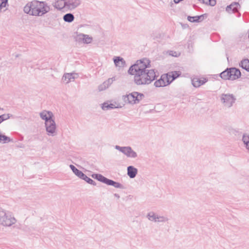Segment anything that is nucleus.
Segmentation results:
<instances>
[{"mask_svg":"<svg viewBox=\"0 0 249 249\" xmlns=\"http://www.w3.org/2000/svg\"><path fill=\"white\" fill-rule=\"evenodd\" d=\"M150 61L147 58L137 60L128 70V73L134 75L135 83L138 85H146L155 80L156 75L154 69H149Z\"/></svg>","mask_w":249,"mask_h":249,"instance_id":"nucleus-1","label":"nucleus"},{"mask_svg":"<svg viewBox=\"0 0 249 249\" xmlns=\"http://www.w3.org/2000/svg\"><path fill=\"white\" fill-rule=\"evenodd\" d=\"M51 10V6L44 1L33 0L23 8L25 13L36 17H42Z\"/></svg>","mask_w":249,"mask_h":249,"instance_id":"nucleus-2","label":"nucleus"},{"mask_svg":"<svg viewBox=\"0 0 249 249\" xmlns=\"http://www.w3.org/2000/svg\"><path fill=\"white\" fill-rule=\"evenodd\" d=\"M17 221V219L11 212L0 209V225L4 227H11L16 224Z\"/></svg>","mask_w":249,"mask_h":249,"instance_id":"nucleus-3","label":"nucleus"},{"mask_svg":"<svg viewBox=\"0 0 249 249\" xmlns=\"http://www.w3.org/2000/svg\"><path fill=\"white\" fill-rule=\"evenodd\" d=\"M144 95L138 92H133L128 94L123 95L122 99L126 104L134 105L138 104L143 98Z\"/></svg>","mask_w":249,"mask_h":249,"instance_id":"nucleus-4","label":"nucleus"},{"mask_svg":"<svg viewBox=\"0 0 249 249\" xmlns=\"http://www.w3.org/2000/svg\"><path fill=\"white\" fill-rule=\"evenodd\" d=\"M219 98L221 103L226 108L231 107L236 100L235 97L230 93H222L220 95Z\"/></svg>","mask_w":249,"mask_h":249,"instance_id":"nucleus-5","label":"nucleus"},{"mask_svg":"<svg viewBox=\"0 0 249 249\" xmlns=\"http://www.w3.org/2000/svg\"><path fill=\"white\" fill-rule=\"evenodd\" d=\"M96 179L108 185L114 187L116 188L124 189V186L121 183L109 179L101 174H94L92 175Z\"/></svg>","mask_w":249,"mask_h":249,"instance_id":"nucleus-6","label":"nucleus"},{"mask_svg":"<svg viewBox=\"0 0 249 249\" xmlns=\"http://www.w3.org/2000/svg\"><path fill=\"white\" fill-rule=\"evenodd\" d=\"M146 218L149 221L154 223H166L169 220L167 216L159 215L153 211L148 212Z\"/></svg>","mask_w":249,"mask_h":249,"instance_id":"nucleus-7","label":"nucleus"},{"mask_svg":"<svg viewBox=\"0 0 249 249\" xmlns=\"http://www.w3.org/2000/svg\"><path fill=\"white\" fill-rule=\"evenodd\" d=\"M115 148L123 153L127 158L136 159L138 156L137 152L134 151L130 146L121 147L119 145H116Z\"/></svg>","mask_w":249,"mask_h":249,"instance_id":"nucleus-8","label":"nucleus"},{"mask_svg":"<svg viewBox=\"0 0 249 249\" xmlns=\"http://www.w3.org/2000/svg\"><path fill=\"white\" fill-rule=\"evenodd\" d=\"M45 127L48 136L54 137L57 135L56 125L53 119L45 123Z\"/></svg>","mask_w":249,"mask_h":249,"instance_id":"nucleus-9","label":"nucleus"},{"mask_svg":"<svg viewBox=\"0 0 249 249\" xmlns=\"http://www.w3.org/2000/svg\"><path fill=\"white\" fill-rule=\"evenodd\" d=\"M70 168L71 169L72 172L76 175L77 177L80 178L84 180L87 183L92 184L93 185L95 186L96 185V182L90 178L88 177L85 174H84L82 171L77 169L74 165H70Z\"/></svg>","mask_w":249,"mask_h":249,"instance_id":"nucleus-10","label":"nucleus"},{"mask_svg":"<svg viewBox=\"0 0 249 249\" xmlns=\"http://www.w3.org/2000/svg\"><path fill=\"white\" fill-rule=\"evenodd\" d=\"M75 40L79 43L90 44L93 41V38L87 34L80 33H76L75 36Z\"/></svg>","mask_w":249,"mask_h":249,"instance_id":"nucleus-11","label":"nucleus"},{"mask_svg":"<svg viewBox=\"0 0 249 249\" xmlns=\"http://www.w3.org/2000/svg\"><path fill=\"white\" fill-rule=\"evenodd\" d=\"M170 81L168 78V76L166 75H162L160 78L156 81L154 83V85L157 88L164 87L170 84Z\"/></svg>","mask_w":249,"mask_h":249,"instance_id":"nucleus-12","label":"nucleus"},{"mask_svg":"<svg viewBox=\"0 0 249 249\" xmlns=\"http://www.w3.org/2000/svg\"><path fill=\"white\" fill-rule=\"evenodd\" d=\"M78 77V73L75 72L65 73L62 78V80L64 83L67 84L71 82L74 81Z\"/></svg>","mask_w":249,"mask_h":249,"instance_id":"nucleus-13","label":"nucleus"},{"mask_svg":"<svg viewBox=\"0 0 249 249\" xmlns=\"http://www.w3.org/2000/svg\"><path fill=\"white\" fill-rule=\"evenodd\" d=\"M81 0H66L67 10L72 11L80 5Z\"/></svg>","mask_w":249,"mask_h":249,"instance_id":"nucleus-14","label":"nucleus"},{"mask_svg":"<svg viewBox=\"0 0 249 249\" xmlns=\"http://www.w3.org/2000/svg\"><path fill=\"white\" fill-rule=\"evenodd\" d=\"M40 117L45 121V123L53 119V113L50 111L44 110L39 113Z\"/></svg>","mask_w":249,"mask_h":249,"instance_id":"nucleus-15","label":"nucleus"},{"mask_svg":"<svg viewBox=\"0 0 249 249\" xmlns=\"http://www.w3.org/2000/svg\"><path fill=\"white\" fill-rule=\"evenodd\" d=\"M122 107L116 102L113 103L107 102L102 105V108L104 110H108L114 108H121Z\"/></svg>","mask_w":249,"mask_h":249,"instance_id":"nucleus-16","label":"nucleus"},{"mask_svg":"<svg viewBox=\"0 0 249 249\" xmlns=\"http://www.w3.org/2000/svg\"><path fill=\"white\" fill-rule=\"evenodd\" d=\"M115 80V77L108 78L107 80L104 82L102 84L100 85L98 87V89L100 91H103L107 89Z\"/></svg>","mask_w":249,"mask_h":249,"instance_id":"nucleus-17","label":"nucleus"},{"mask_svg":"<svg viewBox=\"0 0 249 249\" xmlns=\"http://www.w3.org/2000/svg\"><path fill=\"white\" fill-rule=\"evenodd\" d=\"M240 7V5L238 2H233L227 6L226 11L229 13H235L238 11V9Z\"/></svg>","mask_w":249,"mask_h":249,"instance_id":"nucleus-18","label":"nucleus"},{"mask_svg":"<svg viewBox=\"0 0 249 249\" xmlns=\"http://www.w3.org/2000/svg\"><path fill=\"white\" fill-rule=\"evenodd\" d=\"M207 79L205 78H202V79H200L196 77L192 79V84L194 87L196 88H198L201 85L204 84L206 82H207Z\"/></svg>","mask_w":249,"mask_h":249,"instance_id":"nucleus-19","label":"nucleus"},{"mask_svg":"<svg viewBox=\"0 0 249 249\" xmlns=\"http://www.w3.org/2000/svg\"><path fill=\"white\" fill-rule=\"evenodd\" d=\"M230 74L231 77V80H234L241 76V72L239 70L235 68H229Z\"/></svg>","mask_w":249,"mask_h":249,"instance_id":"nucleus-20","label":"nucleus"},{"mask_svg":"<svg viewBox=\"0 0 249 249\" xmlns=\"http://www.w3.org/2000/svg\"><path fill=\"white\" fill-rule=\"evenodd\" d=\"M66 4V0H57L54 2L53 6L56 9L61 10L67 9Z\"/></svg>","mask_w":249,"mask_h":249,"instance_id":"nucleus-21","label":"nucleus"},{"mask_svg":"<svg viewBox=\"0 0 249 249\" xmlns=\"http://www.w3.org/2000/svg\"><path fill=\"white\" fill-rule=\"evenodd\" d=\"M138 173V169L133 166H129L127 168V174L131 178H134Z\"/></svg>","mask_w":249,"mask_h":249,"instance_id":"nucleus-22","label":"nucleus"},{"mask_svg":"<svg viewBox=\"0 0 249 249\" xmlns=\"http://www.w3.org/2000/svg\"><path fill=\"white\" fill-rule=\"evenodd\" d=\"M113 61L115 66L118 67H123L125 64L124 59L120 56L115 57L113 58Z\"/></svg>","mask_w":249,"mask_h":249,"instance_id":"nucleus-23","label":"nucleus"},{"mask_svg":"<svg viewBox=\"0 0 249 249\" xmlns=\"http://www.w3.org/2000/svg\"><path fill=\"white\" fill-rule=\"evenodd\" d=\"M180 72L178 71H172L168 73L166 75L168 76V78L171 82L178 77L180 75Z\"/></svg>","mask_w":249,"mask_h":249,"instance_id":"nucleus-24","label":"nucleus"},{"mask_svg":"<svg viewBox=\"0 0 249 249\" xmlns=\"http://www.w3.org/2000/svg\"><path fill=\"white\" fill-rule=\"evenodd\" d=\"M242 141L246 149L249 152V135L247 134H244L242 137Z\"/></svg>","mask_w":249,"mask_h":249,"instance_id":"nucleus-25","label":"nucleus"},{"mask_svg":"<svg viewBox=\"0 0 249 249\" xmlns=\"http://www.w3.org/2000/svg\"><path fill=\"white\" fill-rule=\"evenodd\" d=\"M230 72V71L229 70V68H227L225 71L220 73V76L223 79L231 80V77Z\"/></svg>","mask_w":249,"mask_h":249,"instance_id":"nucleus-26","label":"nucleus"},{"mask_svg":"<svg viewBox=\"0 0 249 249\" xmlns=\"http://www.w3.org/2000/svg\"><path fill=\"white\" fill-rule=\"evenodd\" d=\"M63 19L66 22L71 23L74 19V17L71 13H67L64 15Z\"/></svg>","mask_w":249,"mask_h":249,"instance_id":"nucleus-27","label":"nucleus"},{"mask_svg":"<svg viewBox=\"0 0 249 249\" xmlns=\"http://www.w3.org/2000/svg\"><path fill=\"white\" fill-rule=\"evenodd\" d=\"M203 15H201L200 16H195V17L188 16L187 17V19L190 22H199L200 21H202L203 19Z\"/></svg>","mask_w":249,"mask_h":249,"instance_id":"nucleus-28","label":"nucleus"},{"mask_svg":"<svg viewBox=\"0 0 249 249\" xmlns=\"http://www.w3.org/2000/svg\"><path fill=\"white\" fill-rule=\"evenodd\" d=\"M240 66L243 69L248 71H249V59H244L242 60L240 63Z\"/></svg>","mask_w":249,"mask_h":249,"instance_id":"nucleus-29","label":"nucleus"},{"mask_svg":"<svg viewBox=\"0 0 249 249\" xmlns=\"http://www.w3.org/2000/svg\"><path fill=\"white\" fill-rule=\"evenodd\" d=\"M203 3L211 6H214L216 4V0H198Z\"/></svg>","mask_w":249,"mask_h":249,"instance_id":"nucleus-30","label":"nucleus"},{"mask_svg":"<svg viewBox=\"0 0 249 249\" xmlns=\"http://www.w3.org/2000/svg\"><path fill=\"white\" fill-rule=\"evenodd\" d=\"M10 118V114H4L1 115H0V123H1L4 120H7Z\"/></svg>","mask_w":249,"mask_h":249,"instance_id":"nucleus-31","label":"nucleus"},{"mask_svg":"<svg viewBox=\"0 0 249 249\" xmlns=\"http://www.w3.org/2000/svg\"><path fill=\"white\" fill-rule=\"evenodd\" d=\"M7 4H8L7 2H1V3L0 4V12H1V9L5 7L6 6V5H7Z\"/></svg>","mask_w":249,"mask_h":249,"instance_id":"nucleus-32","label":"nucleus"},{"mask_svg":"<svg viewBox=\"0 0 249 249\" xmlns=\"http://www.w3.org/2000/svg\"><path fill=\"white\" fill-rule=\"evenodd\" d=\"M114 196L115 197H117L118 198H119L120 197V196L118 194H114Z\"/></svg>","mask_w":249,"mask_h":249,"instance_id":"nucleus-33","label":"nucleus"},{"mask_svg":"<svg viewBox=\"0 0 249 249\" xmlns=\"http://www.w3.org/2000/svg\"><path fill=\"white\" fill-rule=\"evenodd\" d=\"M1 2H7L8 3V0H1Z\"/></svg>","mask_w":249,"mask_h":249,"instance_id":"nucleus-34","label":"nucleus"},{"mask_svg":"<svg viewBox=\"0 0 249 249\" xmlns=\"http://www.w3.org/2000/svg\"><path fill=\"white\" fill-rule=\"evenodd\" d=\"M86 26L89 28V25H86Z\"/></svg>","mask_w":249,"mask_h":249,"instance_id":"nucleus-35","label":"nucleus"}]
</instances>
